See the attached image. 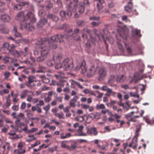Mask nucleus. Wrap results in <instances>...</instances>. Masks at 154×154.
Masks as SVG:
<instances>
[{"label": "nucleus", "mask_w": 154, "mask_h": 154, "mask_svg": "<svg viewBox=\"0 0 154 154\" xmlns=\"http://www.w3.org/2000/svg\"><path fill=\"white\" fill-rule=\"evenodd\" d=\"M50 105L49 104L48 105L43 108V109L46 111H48L50 109Z\"/></svg>", "instance_id": "nucleus-60"}, {"label": "nucleus", "mask_w": 154, "mask_h": 154, "mask_svg": "<svg viewBox=\"0 0 154 154\" xmlns=\"http://www.w3.org/2000/svg\"><path fill=\"white\" fill-rule=\"evenodd\" d=\"M28 94L29 95H33V93L32 92L29 91L27 90H25L23 91L20 95V97L21 98H24Z\"/></svg>", "instance_id": "nucleus-12"}, {"label": "nucleus", "mask_w": 154, "mask_h": 154, "mask_svg": "<svg viewBox=\"0 0 154 154\" xmlns=\"http://www.w3.org/2000/svg\"><path fill=\"white\" fill-rule=\"evenodd\" d=\"M8 32V29L5 26H3L0 28V33H1L7 34Z\"/></svg>", "instance_id": "nucleus-24"}, {"label": "nucleus", "mask_w": 154, "mask_h": 154, "mask_svg": "<svg viewBox=\"0 0 154 154\" xmlns=\"http://www.w3.org/2000/svg\"><path fill=\"white\" fill-rule=\"evenodd\" d=\"M70 108L69 106H67L63 109V111L64 112H69V109Z\"/></svg>", "instance_id": "nucleus-51"}, {"label": "nucleus", "mask_w": 154, "mask_h": 154, "mask_svg": "<svg viewBox=\"0 0 154 154\" xmlns=\"http://www.w3.org/2000/svg\"><path fill=\"white\" fill-rule=\"evenodd\" d=\"M79 98L78 96H74L73 97V98L71 100L76 102Z\"/></svg>", "instance_id": "nucleus-63"}, {"label": "nucleus", "mask_w": 154, "mask_h": 154, "mask_svg": "<svg viewBox=\"0 0 154 154\" xmlns=\"http://www.w3.org/2000/svg\"><path fill=\"white\" fill-rule=\"evenodd\" d=\"M57 149L56 147H54L52 148H50L48 149V150L49 151L52 152H54V151L56 150Z\"/></svg>", "instance_id": "nucleus-55"}, {"label": "nucleus", "mask_w": 154, "mask_h": 154, "mask_svg": "<svg viewBox=\"0 0 154 154\" xmlns=\"http://www.w3.org/2000/svg\"><path fill=\"white\" fill-rule=\"evenodd\" d=\"M134 113L135 112H131V113L125 115V117L129 122H135L136 121V120L134 117L132 118L131 117V116H132Z\"/></svg>", "instance_id": "nucleus-14"}, {"label": "nucleus", "mask_w": 154, "mask_h": 154, "mask_svg": "<svg viewBox=\"0 0 154 154\" xmlns=\"http://www.w3.org/2000/svg\"><path fill=\"white\" fill-rule=\"evenodd\" d=\"M73 7V8L72 10L73 11H78V13L77 12L74 15L75 18L78 17L80 14L84 12L85 10V7L83 5H81L78 6V3L73 4L72 2H71L67 6L68 10L66 11L64 10L61 11L60 13V15L62 17H64L66 16H71L72 15V13L70 9Z\"/></svg>", "instance_id": "nucleus-3"}, {"label": "nucleus", "mask_w": 154, "mask_h": 154, "mask_svg": "<svg viewBox=\"0 0 154 154\" xmlns=\"http://www.w3.org/2000/svg\"><path fill=\"white\" fill-rule=\"evenodd\" d=\"M120 35L123 39L125 40H126L128 35V33H127L123 32V33H120Z\"/></svg>", "instance_id": "nucleus-38"}, {"label": "nucleus", "mask_w": 154, "mask_h": 154, "mask_svg": "<svg viewBox=\"0 0 154 154\" xmlns=\"http://www.w3.org/2000/svg\"><path fill=\"white\" fill-rule=\"evenodd\" d=\"M9 44L8 42H5L2 45V47L4 48H7L8 49V48L9 47Z\"/></svg>", "instance_id": "nucleus-46"}, {"label": "nucleus", "mask_w": 154, "mask_h": 154, "mask_svg": "<svg viewBox=\"0 0 154 154\" xmlns=\"http://www.w3.org/2000/svg\"><path fill=\"white\" fill-rule=\"evenodd\" d=\"M77 132L78 133V135L79 136H86L87 135L86 134L83 133L82 131H77Z\"/></svg>", "instance_id": "nucleus-57"}, {"label": "nucleus", "mask_w": 154, "mask_h": 154, "mask_svg": "<svg viewBox=\"0 0 154 154\" xmlns=\"http://www.w3.org/2000/svg\"><path fill=\"white\" fill-rule=\"evenodd\" d=\"M75 103L76 102L75 101L70 100L69 103V106L70 108L71 107H72L73 108L75 107L76 106Z\"/></svg>", "instance_id": "nucleus-37"}, {"label": "nucleus", "mask_w": 154, "mask_h": 154, "mask_svg": "<svg viewBox=\"0 0 154 154\" xmlns=\"http://www.w3.org/2000/svg\"><path fill=\"white\" fill-rule=\"evenodd\" d=\"M81 106L84 109H87L89 107V105L85 104H82Z\"/></svg>", "instance_id": "nucleus-61"}, {"label": "nucleus", "mask_w": 154, "mask_h": 154, "mask_svg": "<svg viewBox=\"0 0 154 154\" xmlns=\"http://www.w3.org/2000/svg\"><path fill=\"white\" fill-rule=\"evenodd\" d=\"M78 26H83L86 24V22L85 21L79 20L76 22Z\"/></svg>", "instance_id": "nucleus-33"}, {"label": "nucleus", "mask_w": 154, "mask_h": 154, "mask_svg": "<svg viewBox=\"0 0 154 154\" xmlns=\"http://www.w3.org/2000/svg\"><path fill=\"white\" fill-rule=\"evenodd\" d=\"M15 19L20 21V29L22 30L24 29H28L31 31L35 29L32 24L36 22V19L32 12H29L25 15L24 12H20L17 15Z\"/></svg>", "instance_id": "nucleus-2"}, {"label": "nucleus", "mask_w": 154, "mask_h": 154, "mask_svg": "<svg viewBox=\"0 0 154 154\" xmlns=\"http://www.w3.org/2000/svg\"><path fill=\"white\" fill-rule=\"evenodd\" d=\"M34 96L33 95H29V94H28V97L27 98L26 100L28 102H32L33 101V98L32 97V96Z\"/></svg>", "instance_id": "nucleus-47"}, {"label": "nucleus", "mask_w": 154, "mask_h": 154, "mask_svg": "<svg viewBox=\"0 0 154 154\" xmlns=\"http://www.w3.org/2000/svg\"><path fill=\"white\" fill-rule=\"evenodd\" d=\"M122 20L123 21H125L126 22H130V21L129 20L127 19V16L126 15L122 17Z\"/></svg>", "instance_id": "nucleus-42"}, {"label": "nucleus", "mask_w": 154, "mask_h": 154, "mask_svg": "<svg viewBox=\"0 0 154 154\" xmlns=\"http://www.w3.org/2000/svg\"><path fill=\"white\" fill-rule=\"evenodd\" d=\"M66 141H63L61 142L60 144V146L62 148H65L68 150V148L67 146H68L66 144Z\"/></svg>", "instance_id": "nucleus-34"}, {"label": "nucleus", "mask_w": 154, "mask_h": 154, "mask_svg": "<svg viewBox=\"0 0 154 154\" xmlns=\"http://www.w3.org/2000/svg\"><path fill=\"white\" fill-rule=\"evenodd\" d=\"M4 75L5 78H8L10 76V73L6 71L4 73Z\"/></svg>", "instance_id": "nucleus-54"}, {"label": "nucleus", "mask_w": 154, "mask_h": 154, "mask_svg": "<svg viewBox=\"0 0 154 154\" xmlns=\"http://www.w3.org/2000/svg\"><path fill=\"white\" fill-rule=\"evenodd\" d=\"M61 68H63L65 70H72L73 67L72 62H70L69 58L65 59L61 63Z\"/></svg>", "instance_id": "nucleus-6"}, {"label": "nucleus", "mask_w": 154, "mask_h": 154, "mask_svg": "<svg viewBox=\"0 0 154 154\" xmlns=\"http://www.w3.org/2000/svg\"><path fill=\"white\" fill-rule=\"evenodd\" d=\"M71 143V146H67L68 148V150H72L76 148L77 146V144L76 142L74 140H71L70 141Z\"/></svg>", "instance_id": "nucleus-17"}, {"label": "nucleus", "mask_w": 154, "mask_h": 154, "mask_svg": "<svg viewBox=\"0 0 154 154\" xmlns=\"http://www.w3.org/2000/svg\"><path fill=\"white\" fill-rule=\"evenodd\" d=\"M101 89L103 91H106L107 92H108V90L110 89L108 88L106 86H103L101 88Z\"/></svg>", "instance_id": "nucleus-53"}, {"label": "nucleus", "mask_w": 154, "mask_h": 154, "mask_svg": "<svg viewBox=\"0 0 154 154\" xmlns=\"http://www.w3.org/2000/svg\"><path fill=\"white\" fill-rule=\"evenodd\" d=\"M82 32L83 33L82 37L84 39H86L88 38V35L86 33L90 35V40H88V42L86 44V47L88 48H90L91 47V43L93 44H95L96 39L90 35L91 30L88 29L87 28H84L82 30Z\"/></svg>", "instance_id": "nucleus-5"}, {"label": "nucleus", "mask_w": 154, "mask_h": 154, "mask_svg": "<svg viewBox=\"0 0 154 154\" xmlns=\"http://www.w3.org/2000/svg\"><path fill=\"white\" fill-rule=\"evenodd\" d=\"M28 137L32 141L36 139V138L33 135H29L28 136Z\"/></svg>", "instance_id": "nucleus-64"}, {"label": "nucleus", "mask_w": 154, "mask_h": 154, "mask_svg": "<svg viewBox=\"0 0 154 154\" xmlns=\"http://www.w3.org/2000/svg\"><path fill=\"white\" fill-rule=\"evenodd\" d=\"M54 115L58 117L59 119H64L65 117L63 113L62 112L60 113H55Z\"/></svg>", "instance_id": "nucleus-30"}, {"label": "nucleus", "mask_w": 154, "mask_h": 154, "mask_svg": "<svg viewBox=\"0 0 154 154\" xmlns=\"http://www.w3.org/2000/svg\"><path fill=\"white\" fill-rule=\"evenodd\" d=\"M87 133L89 135L93 133L94 135H97L98 134V132L97 131L96 128L94 127L88 129L87 131Z\"/></svg>", "instance_id": "nucleus-16"}, {"label": "nucleus", "mask_w": 154, "mask_h": 154, "mask_svg": "<svg viewBox=\"0 0 154 154\" xmlns=\"http://www.w3.org/2000/svg\"><path fill=\"white\" fill-rule=\"evenodd\" d=\"M9 51V53L13 55L15 54L16 51L14 49H8Z\"/></svg>", "instance_id": "nucleus-41"}, {"label": "nucleus", "mask_w": 154, "mask_h": 154, "mask_svg": "<svg viewBox=\"0 0 154 154\" xmlns=\"http://www.w3.org/2000/svg\"><path fill=\"white\" fill-rule=\"evenodd\" d=\"M62 55L60 54H55L53 57V60L55 63L56 69H59L61 68V63L60 61L62 59Z\"/></svg>", "instance_id": "nucleus-7"}, {"label": "nucleus", "mask_w": 154, "mask_h": 154, "mask_svg": "<svg viewBox=\"0 0 154 154\" xmlns=\"http://www.w3.org/2000/svg\"><path fill=\"white\" fill-rule=\"evenodd\" d=\"M47 17L49 19H51L53 21L55 22H57L59 20V18L57 16L52 14L48 15Z\"/></svg>", "instance_id": "nucleus-20"}, {"label": "nucleus", "mask_w": 154, "mask_h": 154, "mask_svg": "<svg viewBox=\"0 0 154 154\" xmlns=\"http://www.w3.org/2000/svg\"><path fill=\"white\" fill-rule=\"evenodd\" d=\"M89 20H100V17H95V16H93L89 18Z\"/></svg>", "instance_id": "nucleus-43"}, {"label": "nucleus", "mask_w": 154, "mask_h": 154, "mask_svg": "<svg viewBox=\"0 0 154 154\" xmlns=\"http://www.w3.org/2000/svg\"><path fill=\"white\" fill-rule=\"evenodd\" d=\"M79 31V29H75L74 30V32L73 34L72 30L69 29L68 30H66V33L63 35L58 34L50 38H41L36 43V45H39L40 52V56L37 58L36 61L38 62L44 61L47 57L49 50L56 49L57 47V43H60L63 42L64 38H66L69 36L75 35V34L78 33Z\"/></svg>", "instance_id": "nucleus-1"}, {"label": "nucleus", "mask_w": 154, "mask_h": 154, "mask_svg": "<svg viewBox=\"0 0 154 154\" xmlns=\"http://www.w3.org/2000/svg\"><path fill=\"white\" fill-rule=\"evenodd\" d=\"M139 136L138 133L137 132H135V135L134 136V138L133 139H134V141H135L137 142V137Z\"/></svg>", "instance_id": "nucleus-62"}, {"label": "nucleus", "mask_w": 154, "mask_h": 154, "mask_svg": "<svg viewBox=\"0 0 154 154\" xmlns=\"http://www.w3.org/2000/svg\"><path fill=\"white\" fill-rule=\"evenodd\" d=\"M13 31L14 32V35L16 37H20L21 36L20 34L17 31V28L15 26H14Z\"/></svg>", "instance_id": "nucleus-26"}, {"label": "nucleus", "mask_w": 154, "mask_h": 154, "mask_svg": "<svg viewBox=\"0 0 154 154\" xmlns=\"http://www.w3.org/2000/svg\"><path fill=\"white\" fill-rule=\"evenodd\" d=\"M46 14V12L45 10L41 9L38 12L39 16L41 17H45Z\"/></svg>", "instance_id": "nucleus-31"}, {"label": "nucleus", "mask_w": 154, "mask_h": 154, "mask_svg": "<svg viewBox=\"0 0 154 154\" xmlns=\"http://www.w3.org/2000/svg\"><path fill=\"white\" fill-rule=\"evenodd\" d=\"M59 80V82H57V85L58 86L62 88L65 85H69V83H67L65 79H60Z\"/></svg>", "instance_id": "nucleus-13"}, {"label": "nucleus", "mask_w": 154, "mask_h": 154, "mask_svg": "<svg viewBox=\"0 0 154 154\" xmlns=\"http://www.w3.org/2000/svg\"><path fill=\"white\" fill-rule=\"evenodd\" d=\"M71 136V134L70 133H67L65 135L64 137H62V138L64 139L68 138Z\"/></svg>", "instance_id": "nucleus-52"}, {"label": "nucleus", "mask_w": 154, "mask_h": 154, "mask_svg": "<svg viewBox=\"0 0 154 154\" xmlns=\"http://www.w3.org/2000/svg\"><path fill=\"white\" fill-rule=\"evenodd\" d=\"M66 87H65V88L63 90V91L65 92V93H68L69 91H70V89H69V88L68 87H67V85H66Z\"/></svg>", "instance_id": "nucleus-56"}, {"label": "nucleus", "mask_w": 154, "mask_h": 154, "mask_svg": "<svg viewBox=\"0 0 154 154\" xmlns=\"http://www.w3.org/2000/svg\"><path fill=\"white\" fill-rule=\"evenodd\" d=\"M54 62V60H48L47 62V64L48 66L51 67L53 66Z\"/></svg>", "instance_id": "nucleus-39"}, {"label": "nucleus", "mask_w": 154, "mask_h": 154, "mask_svg": "<svg viewBox=\"0 0 154 154\" xmlns=\"http://www.w3.org/2000/svg\"><path fill=\"white\" fill-rule=\"evenodd\" d=\"M38 103H37L36 105L38 106H42L44 105V102L42 100H40L38 101Z\"/></svg>", "instance_id": "nucleus-50"}, {"label": "nucleus", "mask_w": 154, "mask_h": 154, "mask_svg": "<svg viewBox=\"0 0 154 154\" xmlns=\"http://www.w3.org/2000/svg\"><path fill=\"white\" fill-rule=\"evenodd\" d=\"M5 147H7V153H8V152L10 151L12 149V147L10 146V144L8 142H6L5 145L3 146H2V148L4 149H5Z\"/></svg>", "instance_id": "nucleus-27"}, {"label": "nucleus", "mask_w": 154, "mask_h": 154, "mask_svg": "<svg viewBox=\"0 0 154 154\" xmlns=\"http://www.w3.org/2000/svg\"><path fill=\"white\" fill-rule=\"evenodd\" d=\"M63 97L61 96L60 97H57L56 98V100L57 102L59 103H61L62 101V99Z\"/></svg>", "instance_id": "nucleus-48"}, {"label": "nucleus", "mask_w": 154, "mask_h": 154, "mask_svg": "<svg viewBox=\"0 0 154 154\" xmlns=\"http://www.w3.org/2000/svg\"><path fill=\"white\" fill-rule=\"evenodd\" d=\"M47 20L45 18H42L39 22L37 23V27L38 28H41L47 23Z\"/></svg>", "instance_id": "nucleus-15"}, {"label": "nucleus", "mask_w": 154, "mask_h": 154, "mask_svg": "<svg viewBox=\"0 0 154 154\" xmlns=\"http://www.w3.org/2000/svg\"><path fill=\"white\" fill-rule=\"evenodd\" d=\"M97 6L98 9V12L99 13H101L103 12V11L102 9L103 8V6L101 3H97Z\"/></svg>", "instance_id": "nucleus-28"}, {"label": "nucleus", "mask_w": 154, "mask_h": 154, "mask_svg": "<svg viewBox=\"0 0 154 154\" xmlns=\"http://www.w3.org/2000/svg\"><path fill=\"white\" fill-rule=\"evenodd\" d=\"M72 36H73V38L75 40L77 41L80 40L81 38L79 35L76 34L75 36L74 35H72Z\"/></svg>", "instance_id": "nucleus-44"}, {"label": "nucleus", "mask_w": 154, "mask_h": 154, "mask_svg": "<svg viewBox=\"0 0 154 154\" xmlns=\"http://www.w3.org/2000/svg\"><path fill=\"white\" fill-rule=\"evenodd\" d=\"M38 130V129L37 128H34L31 129L30 130H28V132L29 133H33L37 131Z\"/></svg>", "instance_id": "nucleus-49"}, {"label": "nucleus", "mask_w": 154, "mask_h": 154, "mask_svg": "<svg viewBox=\"0 0 154 154\" xmlns=\"http://www.w3.org/2000/svg\"><path fill=\"white\" fill-rule=\"evenodd\" d=\"M143 69L140 70L138 72L136 73L134 75V79L136 82L139 80H140L143 78H146V75L143 74Z\"/></svg>", "instance_id": "nucleus-8"}, {"label": "nucleus", "mask_w": 154, "mask_h": 154, "mask_svg": "<svg viewBox=\"0 0 154 154\" xmlns=\"http://www.w3.org/2000/svg\"><path fill=\"white\" fill-rule=\"evenodd\" d=\"M6 103L7 106H9L11 105V100L9 98H7Z\"/></svg>", "instance_id": "nucleus-59"}, {"label": "nucleus", "mask_w": 154, "mask_h": 154, "mask_svg": "<svg viewBox=\"0 0 154 154\" xmlns=\"http://www.w3.org/2000/svg\"><path fill=\"white\" fill-rule=\"evenodd\" d=\"M101 23V22H92L91 23V25L93 27H94L97 26Z\"/></svg>", "instance_id": "nucleus-36"}, {"label": "nucleus", "mask_w": 154, "mask_h": 154, "mask_svg": "<svg viewBox=\"0 0 154 154\" xmlns=\"http://www.w3.org/2000/svg\"><path fill=\"white\" fill-rule=\"evenodd\" d=\"M40 143H41V142H40V141L38 140V141H36L34 144H32L31 145V148H33L35 147V146H37L38 145L40 144Z\"/></svg>", "instance_id": "nucleus-40"}, {"label": "nucleus", "mask_w": 154, "mask_h": 154, "mask_svg": "<svg viewBox=\"0 0 154 154\" xmlns=\"http://www.w3.org/2000/svg\"><path fill=\"white\" fill-rule=\"evenodd\" d=\"M38 69L39 70H37L36 72L38 73H42L45 72L46 68L43 66H39Z\"/></svg>", "instance_id": "nucleus-29"}, {"label": "nucleus", "mask_w": 154, "mask_h": 154, "mask_svg": "<svg viewBox=\"0 0 154 154\" xmlns=\"http://www.w3.org/2000/svg\"><path fill=\"white\" fill-rule=\"evenodd\" d=\"M53 6V4L50 1L45 2V6L48 9H51Z\"/></svg>", "instance_id": "nucleus-23"}, {"label": "nucleus", "mask_w": 154, "mask_h": 154, "mask_svg": "<svg viewBox=\"0 0 154 154\" xmlns=\"http://www.w3.org/2000/svg\"><path fill=\"white\" fill-rule=\"evenodd\" d=\"M107 73V71L104 68L99 66L97 73L99 75V78H104L106 76Z\"/></svg>", "instance_id": "nucleus-9"}, {"label": "nucleus", "mask_w": 154, "mask_h": 154, "mask_svg": "<svg viewBox=\"0 0 154 154\" xmlns=\"http://www.w3.org/2000/svg\"><path fill=\"white\" fill-rule=\"evenodd\" d=\"M1 18L2 20L6 22H9L10 20V17L6 14H3L1 15Z\"/></svg>", "instance_id": "nucleus-21"}, {"label": "nucleus", "mask_w": 154, "mask_h": 154, "mask_svg": "<svg viewBox=\"0 0 154 154\" xmlns=\"http://www.w3.org/2000/svg\"><path fill=\"white\" fill-rule=\"evenodd\" d=\"M26 106V103L24 102H23L21 103V105L20 106V108L21 109H24L25 108Z\"/></svg>", "instance_id": "nucleus-58"}, {"label": "nucleus", "mask_w": 154, "mask_h": 154, "mask_svg": "<svg viewBox=\"0 0 154 154\" xmlns=\"http://www.w3.org/2000/svg\"><path fill=\"white\" fill-rule=\"evenodd\" d=\"M64 74L62 72H59L58 74L54 75L55 77L59 79H64Z\"/></svg>", "instance_id": "nucleus-22"}, {"label": "nucleus", "mask_w": 154, "mask_h": 154, "mask_svg": "<svg viewBox=\"0 0 154 154\" xmlns=\"http://www.w3.org/2000/svg\"><path fill=\"white\" fill-rule=\"evenodd\" d=\"M96 108L97 109L99 110L100 109H105V106L103 104H97Z\"/></svg>", "instance_id": "nucleus-35"}, {"label": "nucleus", "mask_w": 154, "mask_h": 154, "mask_svg": "<svg viewBox=\"0 0 154 154\" xmlns=\"http://www.w3.org/2000/svg\"><path fill=\"white\" fill-rule=\"evenodd\" d=\"M72 82L71 83L72 88H74V86H73V85H75L77 86L79 88H80L81 89H82L83 88V86L82 85H81L80 83H79V82H76V81H75L72 80Z\"/></svg>", "instance_id": "nucleus-25"}, {"label": "nucleus", "mask_w": 154, "mask_h": 154, "mask_svg": "<svg viewBox=\"0 0 154 154\" xmlns=\"http://www.w3.org/2000/svg\"><path fill=\"white\" fill-rule=\"evenodd\" d=\"M28 81L26 83V85L28 87L32 88V86L31 85L32 83L35 81V77L34 76L30 75L27 77Z\"/></svg>", "instance_id": "nucleus-10"}, {"label": "nucleus", "mask_w": 154, "mask_h": 154, "mask_svg": "<svg viewBox=\"0 0 154 154\" xmlns=\"http://www.w3.org/2000/svg\"><path fill=\"white\" fill-rule=\"evenodd\" d=\"M133 6V3L128 2L127 5L125 6V11L128 12H130L131 11Z\"/></svg>", "instance_id": "nucleus-18"}, {"label": "nucleus", "mask_w": 154, "mask_h": 154, "mask_svg": "<svg viewBox=\"0 0 154 154\" xmlns=\"http://www.w3.org/2000/svg\"><path fill=\"white\" fill-rule=\"evenodd\" d=\"M86 65L85 61L83 60L81 63L77 64L75 70L78 71L81 70V73L82 74L86 72L87 76L88 77H91L97 73L99 68L98 66H95L94 65H92L87 70Z\"/></svg>", "instance_id": "nucleus-4"}, {"label": "nucleus", "mask_w": 154, "mask_h": 154, "mask_svg": "<svg viewBox=\"0 0 154 154\" xmlns=\"http://www.w3.org/2000/svg\"><path fill=\"white\" fill-rule=\"evenodd\" d=\"M42 80L43 83H48L50 82V80L48 78H47L44 75H42L41 76Z\"/></svg>", "instance_id": "nucleus-32"}, {"label": "nucleus", "mask_w": 154, "mask_h": 154, "mask_svg": "<svg viewBox=\"0 0 154 154\" xmlns=\"http://www.w3.org/2000/svg\"><path fill=\"white\" fill-rule=\"evenodd\" d=\"M29 2H23L21 4H18L14 5L13 7V9L15 10H20L22 9L23 6L25 5H28Z\"/></svg>", "instance_id": "nucleus-11"}, {"label": "nucleus", "mask_w": 154, "mask_h": 154, "mask_svg": "<svg viewBox=\"0 0 154 154\" xmlns=\"http://www.w3.org/2000/svg\"><path fill=\"white\" fill-rule=\"evenodd\" d=\"M126 77L124 75H122L118 76L116 79L117 82L120 83L123 82L125 80Z\"/></svg>", "instance_id": "nucleus-19"}, {"label": "nucleus", "mask_w": 154, "mask_h": 154, "mask_svg": "<svg viewBox=\"0 0 154 154\" xmlns=\"http://www.w3.org/2000/svg\"><path fill=\"white\" fill-rule=\"evenodd\" d=\"M9 57L7 56H5L2 59V60L5 62V63H7L9 62Z\"/></svg>", "instance_id": "nucleus-45"}]
</instances>
